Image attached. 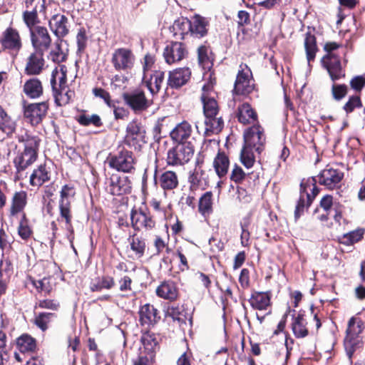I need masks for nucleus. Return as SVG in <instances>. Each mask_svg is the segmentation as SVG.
<instances>
[{
    "label": "nucleus",
    "mask_w": 365,
    "mask_h": 365,
    "mask_svg": "<svg viewBox=\"0 0 365 365\" xmlns=\"http://www.w3.org/2000/svg\"><path fill=\"white\" fill-rule=\"evenodd\" d=\"M17 139L19 143H23L24 149L18 151L13 163L18 178H21L24 171L36 161L41 139L36 135L29 134L27 132L19 134Z\"/></svg>",
    "instance_id": "nucleus-1"
},
{
    "label": "nucleus",
    "mask_w": 365,
    "mask_h": 365,
    "mask_svg": "<svg viewBox=\"0 0 365 365\" xmlns=\"http://www.w3.org/2000/svg\"><path fill=\"white\" fill-rule=\"evenodd\" d=\"M265 139L264 129L259 124L254 125L245 132L244 145L241 151L240 160L247 168L253 166L255 162L253 150L259 154L263 150Z\"/></svg>",
    "instance_id": "nucleus-2"
},
{
    "label": "nucleus",
    "mask_w": 365,
    "mask_h": 365,
    "mask_svg": "<svg viewBox=\"0 0 365 365\" xmlns=\"http://www.w3.org/2000/svg\"><path fill=\"white\" fill-rule=\"evenodd\" d=\"M339 45L336 42H328L324 45V50L327 54L322 59L323 66L327 70L332 81H336L344 76L341 68V61L339 56L335 55L333 51L337 49Z\"/></svg>",
    "instance_id": "nucleus-3"
},
{
    "label": "nucleus",
    "mask_w": 365,
    "mask_h": 365,
    "mask_svg": "<svg viewBox=\"0 0 365 365\" xmlns=\"http://www.w3.org/2000/svg\"><path fill=\"white\" fill-rule=\"evenodd\" d=\"M108 163L110 168L118 172L133 174L135 171L137 159L131 151L123 148L110 156Z\"/></svg>",
    "instance_id": "nucleus-4"
},
{
    "label": "nucleus",
    "mask_w": 365,
    "mask_h": 365,
    "mask_svg": "<svg viewBox=\"0 0 365 365\" xmlns=\"http://www.w3.org/2000/svg\"><path fill=\"white\" fill-rule=\"evenodd\" d=\"M75 195V190L73 187L68 185L63 186L60 192L59 200V211L60 216L62 219L65 220L66 224V229L70 232L68 239L71 243L73 240V230L71 225V199Z\"/></svg>",
    "instance_id": "nucleus-5"
},
{
    "label": "nucleus",
    "mask_w": 365,
    "mask_h": 365,
    "mask_svg": "<svg viewBox=\"0 0 365 365\" xmlns=\"http://www.w3.org/2000/svg\"><path fill=\"white\" fill-rule=\"evenodd\" d=\"M195 151L193 142L187 143H178L173 148L168 150L167 153V163L169 165H182L188 163L192 158Z\"/></svg>",
    "instance_id": "nucleus-6"
},
{
    "label": "nucleus",
    "mask_w": 365,
    "mask_h": 365,
    "mask_svg": "<svg viewBox=\"0 0 365 365\" xmlns=\"http://www.w3.org/2000/svg\"><path fill=\"white\" fill-rule=\"evenodd\" d=\"M317 180L312 178L307 182L302 181L300 184V197L297 204L294 217L297 220L304 212V207H308L312 202L315 196L318 194V189L315 186Z\"/></svg>",
    "instance_id": "nucleus-7"
},
{
    "label": "nucleus",
    "mask_w": 365,
    "mask_h": 365,
    "mask_svg": "<svg viewBox=\"0 0 365 365\" xmlns=\"http://www.w3.org/2000/svg\"><path fill=\"white\" fill-rule=\"evenodd\" d=\"M123 98L125 103L136 114L146 110L152 103V101L145 97V92L141 89L125 93L123 94Z\"/></svg>",
    "instance_id": "nucleus-8"
},
{
    "label": "nucleus",
    "mask_w": 365,
    "mask_h": 365,
    "mask_svg": "<svg viewBox=\"0 0 365 365\" xmlns=\"http://www.w3.org/2000/svg\"><path fill=\"white\" fill-rule=\"evenodd\" d=\"M106 184L107 191L113 195L128 194L132 190V182L128 176L113 174Z\"/></svg>",
    "instance_id": "nucleus-9"
},
{
    "label": "nucleus",
    "mask_w": 365,
    "mask_h": 365,
    "mask_svg": "<svg viewBox=\"0 0 365 365\" xmlns=\"http://www.w3.org/2000/svg\"><path fill=\"white\" fill-rule=\"evenodd\" d=\"M240 68L233 91L238 95H247L255 88L252 72L246 65L241 64Z\"/></svg>",
    "instance_id": "nucleus-10"
},
{
    "label": "nucleus",
    "mask_w": 365,
    "mask_h": 365,
    "mask_svg": "<svg viewBox=\"0 0 365 365\" xmlns=\"http://www.w3.org/2000/svg\"><path fill=\"white\" fill-rule=\"evenodd\" d=\"M111 63L116 71H128L134 65L135 56L128 48H117L112 55Z\"/></svg>",
    "instance_id": "nucleus-11"
},
{
    "label": "nucleus",
    "mask_w": 365,
    "mask_h": 365,
    "mask_svg": "<svg viewBox=\"0 0 365 365\" xmlns=\"http://www.w3.org/2000/svg\"><path fill=\"white\" fill-rule=\"evenodd\" d=\"M31 41L34 51L45 52L51 44V38L47 29L36 26L29 30Z\"/></svg>",
    "instance_id": "nucleus-12"
},
{
    "label": "nucleus",
    "mask_w": 365,
    "mask_h": 365,
    "mask_svg": "<svg viewBox=\"0 0 365 365\" xmlns=\"http://www.w3.org/2000/svg\"><path fill=\"white\" fill-rule=\"evenodd\" d=\"M163 55L168 64H173L185 58L188 51L184 43L171 41L165 47Z\"/></svg>",
    "instance_id": "nucleus-13"
},
{
    "label": "nucleus",
    "mask_w": 365,
    "mask_h": 365,
    "mask_svg": "<svg viewBox=\"0 0 365 365\" xmlns=\"http://www.w3.org/2000/svg\"><path fill=\"white\" fill-rule=\"evenodd\" d=\"M48 110V102L30 103L24 106V115L32 125H38L46 117Z\"/></svg>",
    "instance_id": "nucleus-14"
},
{
    "label": "nucleus",
    "mask_w": 365,
    "mask_h": 365,
    "mask_svg": "<svg viewBox=\"0 0 365 365\" xmlns=\"http://www.w3.org/2000/svg\"><path fill=\"white\" fill-rule=\"evenodd\" d=\"M361 332V327L356 324V319L352 317L348 322L346 329V336L344 339V346L346 354L349 359L355 351V347L358 344V335Z\"/></svg>",
    "instance_id": "nucleus-15"
},
{
    "label": "nucleus",
    "mask_w": 365,
    "mask_h": 365,
    "mask_svg": "<svg viewBox=\"0 0 365 365\" xmlns=\"http://www.w3.org/2000/svg\"><path fill=\"white\" fill-rule=\"evenodd\" d=\"M131 224L133 229L140 230L145 228L147 230L153 229L155 222L153 220L150 212L146 210L133 209L130 212Z\"/></svg>",
    "instance_id": "nucleus-16"
},
{
    "label": "nucleus",
    "mask_w": 365,
    "mask_h": 365,
    "mask_svg": "<svg viewBox=\"0 0 365 365\" xmlns=\"http://www.w3.org/2000/svg\"><path fill=\"white\" fill-rule=\"evenodd\" d=\"M318 182L328 189H334L340 184L344 173L339 169L327 168L317 175Z\"/></svg>",
    "instance_id": "nucleus-17"
},
{
    "label": "nucleus",
    "mask_w": 365,
    "mask_h": 365,
    "mask_svg": "<svg viewBox=\"0 0 365 365\" xmlns=\"http://www.w3.org/2000/svg\"><path fill=\"white\" fill-rule=\"evenodd\" d=\"M44 52L34 51L27 58L24 72L29 76H36L43 70L45 60Z\"/></svg>",
    "instance_id": "nucleus-18"
},
{
    "label": "nucleus",
    "mask_w": 365,
    "mask_h": 365,
    "mask_svg": "<svg viewBox=\"0 0 365 365\" xmlns=\"http://www.w3.org/2000/svg\"><path fill=\"white\" fill-rule=\"evenodd\" d=\"M212 88V86L210 84L205 85L202 87L201 100L203 105L205 117L218 115L219 108L215 98L214 93H210Z\"/></svg>",
    "instance_id": "nucleus-19"
},
{
    "label": "nucleus",
    "mask_w": 365,
    "mask_h": 365,
    "mask_svg": "<svg viewBox=\"0 0 365 365\" xmlns=\"http://www.w3.org/2000/svg\"><path fill=\"white\" fill-rule=\"evenodd\" d=\"M0 43L4 49L18 52L21 46V40L19 32L11 28H7L2 34Z\"/></svg>",
    "instance_id": "nucleus-20"
},
{
    "label": "nucleus",
    "mask_w": 365,
    "mask_h": 365,
    "mask_svg": "<svg viewBox=\"0 0 365 365\" xmlns=\"http://www.w3.org/2000/svg\"><path fill=\"white\" fill-rule=\"evenodd\" d=\"M27 205V192L24 190L15 192L11 197L9 209V217L12 219L19 215H23Z\"/></svg>",
    "instance_id": "nucleus-21"
},
{
    "label": "nucleus",
    "mask_w": 365,
    "mask_h": 365,
    "mask_svg": "<svg viewBox=\"0 0 365 365\" xmlns=\"http://www.w3.org/2000/svg\"><path fill=\"white\" fill-rule=\"evenodd\" d=\"M165 73L161 71H154L149 74L145 73L143 77V83L145 85L152 95L158 93L162 85L164 83Z\"/></svg>",
    "instance_id": "nucleus-22"
},
{
    "label": "nucleus",
    "mask_w": 365,
    "mask_h": 365,
    "mask_svg": "<svg viewBox=\"0 0 365 365\" xmlns=\"http://www.w3.org/2000/svg\"><path fill=\"white\" fill-rule=\"evenodd\" d=\"M191 71L188 68H180L170 71L168 85L172 88H179L190 80Z\"/></svg>",
    "instance_id": "nucleus-23"
},
{
    "label": "nucleus",
    "mask_w": 365,
    "mask_h": 365,
    "mask_svg": "<svg viewBox=\"0 0 365 365\" xmlns=\"http://www.w3.org/2000/svg\"><path fill=\"white\" fill-rule=\"evenodd\" d=\"M192 132L191 125L187 121H183L175 126L171 131L170 136L173 140L178 142V143H187L192 142Z\"/></svg>",
    "instance_id": "nucleus-24"
},
{
    "label": "nucleus",
    "mask_w": 365,
    "mask_h": 365,
    "mask_svg": "<svg viewBox=\"0 0 365 365\" xmlns=\"http://www.w3.org/2000/svg\"><path fill=\"white\" fill-rule=\"evenodd\" d=\"M139 317L141 325L148 327L153 326L160 318L158 310L150 304H145L140 308Z\"/></svg>",
    "instance_id": "nucleus-25"
},
{
    "label": "nucleus",
    "mask_w": 365,
    "mask_h": 365,
    "mask_svg": "<svg viewBox=\"0 0 365 365\" xmlns=\"http://www.w3.org/2000/svg\"><path fill=\"white\" fill-rule=\"evenodd\" d=\"M190 36L195 38H200L207 35V21L205 18L199 15H195L191 20H190Z\"/></svg>",
    "instance_id": "nucleus-26"
},
{
    "label": "nucleus",
    "mask_w": 365,
    "mask_h": 365,
    "mask_svg": "<svg viewBox=\"0 0 365 365\" xmlns=\"http://www.w3.org/2000/svg\"><path fill=\"white\" fill-rule=\"evenodd\" d=\"M190 19L180 17L173 24L170 31L177 39H185L187 36H190Z\"/></svg>",
    "instance_id": "nucleus-27"
},
{
    "label": "nucleus",
    "mask_w": 365,
    "mask_h": 365,
    "mask_svg": "<svg viewBox=\"0 0 365 365\" xmlns=\"http://www.w3.org/2000/svg\"><path fill=\"white\" fill-rule=\"evenodd\" d=\"M68 18L64 15H54L49 21V26L58 38H63L68 34Z\"/></svg>",
    "instance_id": "nucleus-28"
},
{
    "label": "nucleus",
    "mask_w": 365,
    "mask_h": 365,
    "mask_svg": "<svg viewBox=\"0 0 365 365\" xmlns=\"http://www.w3.org/2000/svg\"><path fill=\"white\" fill-rule=\"evenodd\" d=\"M307 324L303 313L299 312L296 316L292 314V329L297 338H304L308 335Z\"/></svg>",
    "instance_id": "nucleus-29"
},
{
    "label": "nucleus",
    "mask_w": 365,
    "mask_h": 365,
    "mask_svg": "<svg viewBox=\"0 0 365 365\" xmlns=\"http://www.w3.org/2000/svg\"><path fill=\"white\" fill-rule=\"evenodd\" d=\"M51 173L46 165H40L34 169L30 175V184L32 186L40 187L46 182L50 180Z\"/></svg>",
    "instance_id": "nucleus-30"
},
{
    "label": "nucleus",
    "mask_w": 365,
    "mask_h": 365,
    "mask_svg": "<svg viewBox=\"0 0 365 365\" xmlns=\"http://www.w3.org/2000/svg\"><path fill=\"white\" fill-rule=\"evenodd\" d=\"M205 135L210 136L220 133L224 127V121L221 116L213 115L205 117Z\"/></svg>",
    "instance_id": "nucleus-31"
},
{
    "label": "nucleus",
    "mask_w": 365,
    "mask_h": 365,
    "mask_svg": "<svg viewBox=\"0 0 365 365\" xmlns=\"http://www.w3.org/2000/svg\"><path fill=\"white\" fill-rule=\"evenodd\" d=\"M66 73L67 68L64 65H61L59 69L56 68L52 72L51 78V85L53 90L66 88Z\"/></svg>",
    "instance_id": "nucleus-32"
},
{
    "label": "nucleus",
    "mask_w": 365,
    "mask_h": 365,
    "mask_svg": "<svg viewBox=\"0 0 365 365\" xmlns=\"http://www.w3.org/2000/svg\"><path fill=\"white\" fill-rule=\"evenodd\" d=\"M24 92L30 98H38L43 94L41 82L36 78L26 81L24 85Z\"/></svg>",
    "instance_id": "nucleus-33"
},
{
    "label": "nucleus",
    "mask_w": 365,
    "mask_h": 365,
    "mask_svg": "<svg viewBox=\"0 0 365 365\" xmlns=\"http://www.w3.org/2000/svg\"><path fill=\"white\" fill-rule=\"evenodd\" d=\"M156 294L161 298L173 301L178 297V289L173 282L168 281L158 287Z\"/></svg>",
    "instance_id": "nucleus-34"
},
{
    "label": "nucleus",
    "mask_w": 365,
    "mask_h": 365,
    "mask_svg": "<svg viewBox=\"0 0 365 365\" xmlns=\"http://www.w3.org/2000/svg\"><path fill=\"white\" fill-rule=\"evenodd\" d=\"M160 187L164 190H172L178 186V178L177 174L170 170L163 173L159 178Z\"/></svg>",
    "instance_id": "nucleus-35"
},
{
    "label": "nucleus",
    "mask_w": 365,
    "mask_h": 365,
    "mask_svg": "<svg viewBox=\"0 0 365 365\" xmlns=\"http://www.w3.org/2000/svg\"><path fill=\"white\" fill-rule=\"evenodd\" d=\"M257 113L253 110L250 104L243 103L239 106L237 118L240 123L243 124L254 123L257 120Z\"/></svg>",
    "instance_id": "nucleus-36"
},
{
    "label": "nucleus",
    "mask_w": 365,
    "mask_h": 365,
    "mask_svg": "<svg viewBox=\"0 0 365 365\" xmlns=\"http://www.w3.org/2000/svg\"><path fill=\"white\" fill-rule=\"evenodd\" d=\"M304 48L308 64L310 65L311 61L314 60L318 50L316 37L311 31H307L305 34Z\"/></svg>",
    "instance_id": "nucleus-37"
},
{
    "label": "nucleus",
    "mask_w": 365,
    "mask_h": 365,
    "mask_svg": "<svg viewBox=\"0 0 365 365\" xmlns=\"http://www.w3.org/2000/svg\"><path fill=\"white\" fill-rule=\"evenodd\" d=\"M16 346L19 351L23 354L32 353L36 348V341L30 335L23 334L17 339Z\"/></svg>",
    "instance_id": "nucleus-38"
},
{
    "label": "nucleus",
    "mask_w": 365,
    "mask_h": 365,
    "mask_svg": "<svg viewBox=\"0 0 365 365\" xmlns=\"http://www.w3.org/2000/svg\"><path fill=\"white\" fill-rule=\"evenodd\" d=\"M250 303L252 308L259 310H264L269 306L270 298L266 293L256 292L252 295L250 299Z\"/></svg>",
    "instance_id": "nucleus-39"
},
{
    "label": "nucleus",
    "mask_w": 365,
    "mask_h": 365,
    "mask_svg": "<svg viewBox=\"0 0 365 365\" xmlns=\"http://www.w3.org/2000/svg\"><path fill=\"white\" fill-rule=\"evenodd\" d=\"M214 168L220 178L225 175L228 170L229 159L224 153H219L214 160Z\"/></svg>",
    "instance_id": "nucleus-40"
},
{
    "label": "nucleus",
    "mask_w": 365,
    "mask_h": 365,
    "mask_svg": "<svg viewBox=\"0 0 365 365\" xmlns=\"http://www.w3.org/2000/svg\"><path fill=\"white\" fill-rule=\"evenodd\" d=\"M115 285V280L112 277L104 276L95 279L91 284L92 292H101L102 289H110Z\"/></svg>",
    "instance_id": "nucleus-41"
},
{
    "label": "nucleus",
    "mask_w": 365,
    "mask_h": 365,
    "mask_svg": "<svg viewBox=\"0 0 365 365\" xmlns=\"http://www.w3.org/2000/svg\"><path fill=\"white\" fill-rule=\"evenodd\" d=\"M199 212L204 216L212 212V193L210 191L205 192L199 199Z\"/></svg>",
    "instance_id": "nucleus-42"
},
{
    "label": "nucleus",
    "mask_w": 365,
    "mask_h": 365,
    "mask_svg": "<svg viewBox=\"0 0 365 365\" xmlns=\"http://www.w3.org/2000/svg\"><path fill=\"white\" fill-rule=\"evenodd\" d=\"M56 103L59 106H65L68 104L73 97V92L70 91L67 87L66 88H60L53 90Z\"/></svg>",
    "instance_id": "nucleus-43"
},
{
    "label": "nucleus",
    "mask_w": 365,
    "mask_h": 365,
    "mask_svg": "<svg viewBox=\"0 0 365 365\" xmlns=\"http://www.w3.org/2000/svg\"><path fill=\"white\" fill-rule=\"evenodd\" d=\"M364 235V229H356L343 235L340 239V242L345 245H351L360 241L363 238Z\"/></svg>",
    "instance_id": "nucleus-44"
},
{
    "label": "nucleus",
    "mask_w": 365,
    "mask_h": 365,
    "mask_svg": "<svg viewBox=\"0 0 365 365\" xmlns=\"http://www.w3.org/2000/svg\"><path fill=\"white\" fill-rule=\"evenodd\" d=\"M56 317L55 313L41 312L36 316L34 323L41 330L45 331L48 327V324Z\"/></svg>",
    "instance_id": "nucleus-45"
},
{
    "label": "nucleus",
    "mask_w": 365,
    "mask_h": 365,
    "mask_svg": "<svg viewBox=\"0 0 365 365\" xmlns=\"http://www.w3.org/2000/svg\"><path fill=\"white\" fill-rule=\"evenodd\" d=\"M125 144L135 150H139L141 146L146 143L145 134H139L137 135H125Z\"/></svg>",
    "instance_id": "nucleus-46"
},
{
    "label": "nucleus",
    "mask_w": 365,
    "mask_h": 365,
    "mask_svg": "<svg viewBox=\"0 0 365 365\" xmlns=\"http://www.w3.org/2000/svg\"><path fill=\"white\" fill-rule=\"evenodd\" d=\"M78 122L83 126L93 125L96 127H100L103 124L100 116L97 114H93L91 115L86 114L80 115L78 118Z\"/></svg>",
    "instance_id": "nucleus-47"
},
{
    "label": "nucleus",
    "mask_w": 365,
    "mask_h": 365,
    "mask_svg": "<svg viewBox=\"0 0 365 365\" xmlns=\"http://www.w3.org/2000/svg\"><path fill=\"white\" fill-rule=\"evenodd\" d=\"M16 124L8 114L0 118V130L7 135H11L16 130Z\"/></svg>",
    "instance_id": "nucleus-48"
},
{
    "label": "nucleus",
    "mask_w": 365,
    "mask_h": 365,
    "mask_svg": "<svg viewBox=\"0 0 365 365\" xmlns=\"http://www.w3.org/2000/svg\"><path fill=\"white\" fill-rule=\"evenodd\" d=\"M130 249L135 253L138 257L143 256L145 250V242L139 237L129 238Z\"/></svg>",
    "instance_id": "nucleus-49"
},
{
    "label": "nucleus",
    "mask_w": 365,
    "mask_h": 365,
    "mask_svg": "<svg viewBox=\"0 0 365 365\" xmlns=\"http://www.w3.org/2000/svg\"><path fill=\"white\" fill-rule=\"evenodd\" d=\"M23 18L29 30L32 28H35L36 26L35 24L38 22L37 6L31 11H25L23 14Z\"/></svg>",
    "instance_id": "nucleus-50"
},
{
    "label": "nucleus",
    "mask_w": 365,
    "mask_h": 365,
    "mask_svg": "<svg viewBox=\"0 0 365 365\" xmlns=\"http://www.w3.org/2000/svg\"><path fill=\"white\" fill-rule=\"evenodd\" d=\"M48 58L54 63H61L66 58V53L62 51L61 44L58 42L55 43L54 48L49 53Z\"/></svg>",
    "instance_id": "nucleus-51"
},
{
    "label": "nucleus",
    "mask_w": 365,
    "mask_h": 365,
    "mask_svg": "<svg viewBox=\"0 0 365 365\" xmlns=\"http://www.w3.org/2000/svg\"><path fill=\"white\" fill-rule=\"evenodd\" d=\"M362 103L359 96H350L347 102L344 105L343 109L346 114L352 113L356 108H361Z\"/></svg>",
    "instance_id": "nucleus-52"
},
{
    "label": "nucleus",
    "mask_w": 365,
    "mask_h": 365,
    "mask_svg": "<svg viewBox=\"0 0 365 365\" xmlns=\"http://www.w3.org/2000/svg\"><path fill=\"white\" fill-rule=\"evenodd\" d=\"M32 284L38 292L49 294L53 289L50 282V278L44 277L42 279L33 280Z\"/></svg>",
    "instance_id": "nucleus-53"
},
{
    "label": "nucleus",
    "mask_w": 365,
    "mask_h": 365,
    "mask_svg": "<svg viewBox=\"0 0 365 365\" xmlns=\"http://www.w3.org/2000/svg\"><path fill=\"white\" fill-rule=\"evenodd\" d=\"M18 232L19 236L24 240H27L31 236V230L29 226L26 214H23L21 216L18 227Z\"/></svg>",
    "instance_id": "nucleus-54"
},
{
    "label": "nucleus",
    "mask_w": 365,
    "mask_h": 365,
    "mask_svg": "<svg viewBox=\"0 0 365 365\" xmlns=\"http://www.w3.org/2000/svg\"><path fill=\"white\" fill-rule=\"evenodd\" d=\"M92 92L96 97L103 99L109 108L114 107L115 102L111 100L110 95L108 91L101 88H94Z\"/></svg>",
    "instance_id": "nucleus-55"
},
{
    "label": "nucleus",
    "mask_w": 365,
    "mask_h": 365,
    "mask_svg": "<svg viewBox=\"0 0 365 365\" xmlns=\"http://www.w3.org/2000/svg\"><path fill=\"white\" fill-rule=\"evenodd\" d=\"M139 134H145V131L141 123L138 120H133L128 123L126 128V135H138Z\"/></svg>",
    "instance_id": "nucleus-56"
},
{
    "label": "nucleus",
    "mask_w": 365,
    "mask_h": 365,
    "mask_svg": "<svg viewBox=\"0 0 365 365\" xmlns=\"http://www.w3.org/2000/svg\"><path fill=\"white\" fill-rule=\"evenodd\" d=\"M6 343V333L0 331V365H4V361L7 360Z\"/></svg>",
    "instance_id": "nucleus-57"
},
{
    "label": "nucleus",
    "mask_w": 365,
    "mask_h": 365,
    "mask_svg": "<svg viewBox=\"0 0 365 365\" xmlns=\"http://www.w3.org/2000/svg\"><path fill=\"white\" fill-rule=\"evenodd\" d=\"M142 343L145 350L148 352L154 351L158 345V341L150 334L144 335L141 339Z\"/></svg>",
    "instance_id": "nucleus-58"
},
{
    "label": "nucleus",
    "mask_w": 365,
    "mask_h": 365,
    "mask_svg": "<svg viewBox=\"0 0 365 365\" xmlns=\"http://www.w3.org/2000/svg\"><path fill=\"white\" fill-rule=\"evenodd\" d=\"M333 98L336 101L341 100L347 93V86L342 85L334 84L331 88Z\"/></svg>",
    "instance_id": "nucleus-59"
},
{
    "label": "nucleus",
    "mask_w": 365,
    "mask_h": 365,
    "mask_svg": "<svg viewBox=\"0 0 365 365\" xmlns=\"http://www.w3.org/2000/svg\"><path fill=\"white\" fill-rule=\"evenodd\" d=\"M128 78L124 75L116 74L111 78L110 87L113 90L120 89L125 87Z\"/></svg>",
    "instance_id": "nucleus-60"
},
{
    "label": "nucleus",
    "mask_w": 365,
    "mask_h": 365,
    "mask_svg": "<svg viewBox=\"0 0 365 365\" xmlns=\"http://www.w3.org/2000/svg\"><path fill=\"white\" fill-rule=\"evenodd\" d=\"M207 51L208 48L205 46H201L197 49L198 61L203 67H209L210 64Z\"/></svg>",
    "instance_id": "nucleus-61"
},
{
    "label": "nucleus",
    "mask_w": 365,
    "mask_h": 365,
    "mask_svg": "<svg viewBox=\"0 0 365 365\" xmlns=\"http://www.w3.org/2000/svg\"><path fill=\"white\" fill-rule=\"evenodd\" d=\"M245 173L242 168L237 165H235L231 173L230 180L235 183H240L245 179Z\"/></svg>",
    "instance_id": "nucleus-62"
},
{
    "label": "nucleus",
    "mask_w": 365,
    "mask_h": 365,
    "mask_svg": "<svg viewBox=\"0 0 365 365\" xmlns=\"http://www.w3.org/2000/svg\"><path fill=\"white\" fill-rule=\"evenodd\" d=\"M76 41L78 46V51L82 52L87 45V36L86 30L83 28L79 29L76 36Z\"/></svg>",
    "instance_id": "nucleus-63"
},
{
    "label": "nucleus",
    "mask_w": 365,
    "mask_h": 365,
    "mask_svg": "<svg viewBox=\"0 0 365 365\" xmlns=\"http://www.w3.org/2000/svg\"><path fill=\"white\" fill-rule=\"evenodd\" d=\"M336 202H333V197L331 195H327L324 196L320 201V206L328 215H331L332 212V208Z\"/></svg>",
    "instance_id": "nucleus-64"
}]
</instances>
